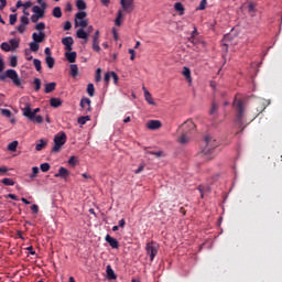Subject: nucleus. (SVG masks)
Wrapping results in <instances>:
<instances>
[{
    "instance_id": "39448f33",
    "label": "nucleus",
    "mask_w": 282,
    "mask_h": 282,
    "mask_svg": "<svg viewBox=\"0 0 282 282\" xmlns=\"http://www.w3.org/2000/svg\"><path fill=\"white\" fill-rule=\"evenodd\" d=\"M6 78H10L15 85V87H21V79L19 78V73L14 69H7L6 73L0 75V80H6Z\"/></svg>"
},
{
    "instance_id": "4c0bfd02",
    "label": "nucleus",
    "mask_w": 282,
    "mask_h": 282,
    "mask_svg": "<svg viewBox=\"0 0 282 282\" xmlns=\"http://www.w3.org/2000/svg\"><path fill=\"white\" fill-rule=\"evenodd\" d=\"M9 45L12 47L11 50H18L19 47V41L17 39H12L9 41Z\"/></svg>"
},
{
    "instance_id": "c756f323",
    "label": "nucleus",
    "mask_w": 282,
    "mask_h": 282,
    "mask_svg": "<svg viewBox=\"0 0 282 282\" xmlns=\"http://www.w3.org/2000/svg\"><path fill=\"white\" fill-rule=\"evenodd\" d=\"M87 94L90 96V98H94V95L96 94V88L94 87V84L87 85Z\"/></svg>"
},
{
    "instance_id": "5701e85b",
    "label": "nucleus",
    "mask_w": 282,
    "mask_h": 282,
    "mask_svg": "<svg viewBox=\"0 0 282 282\" xmlns=\"http://www.w3.org/2000/svg\"><path fill=\"white\" fill-rule=\"evenodd\" d=\"M45 63H46L48 69H54V64H55L56 62H55L54 57H52V56H46V57H45Z\"/></svg>"
},
{
    "instance_id": "6e6552de",
    "label": "nucleus",
    "mask_w": 282,
    "mask_h": 282,
    "mask_svg": "<svg viewBox=\"0 0 282 282\" xmlns=\"http://www.w3.org/2000/svg\"><path fill=\"white\" fill-rule=\"evenodd\" d=\"M47 8V3L43 2L41 7L34 6L32 8V12H34L35 15L40 17L43 19L45 17V9Z\"/></svg>"
},
{
    "instance_id": "603ef678",
    "label": "nucleus",
    "mask_w": 282,
    "mask_h": 282,
    "mask_svg": "<svg viewBox=\"0 0 282 282\" xmlns=\"http://www.w3.org/2000/svg\"><path fill=\"white\" fill-rule=\"evenodd\" d=\"M9 23L10 25H14V23H17V14H10Z\"/></svg>"
},
{
    "instance_id": "0eeeda50",
    "label": "nucleus",
    "mask_w": 282,
    "mask_h": 282,
    "mask_svg": "<svg viewBox=\"0 0 282 282\" xmlns=\"http://www.w3.org/2000/svg\"><path fill=\"white\" fill-rule=\"evenodd\" d=\"M40 111L41 108H35L34 110H32L30 104H25V107L22 108V112L25 118H34V116H36V113H39Z\"/></svg>"
},
{
    "instance_id": "37998d69",
    "label": "nucleus",
    "mask_w": 282,
    "mask_h": 282,
    "mask_svg": "<svg viewBox=\"0 0 282 282\" xmlns=\"http://www.w3.org/2000/svg\"><path fill=\"white\" fill-rule=\"evenodd\" d=\"M1 50H3V52H10V50H12V47L10 46V44L8 42H3L0 45Z\"/></svg>"
},
{
    "instance_id": "9d476101",
    "label": "nucleus",
    "mask_w": 282,
    "mask_h": 282,
    "mask_svg": "<svg viewBox=\"0 0 282 282\" xmlns=\"http://www.w3.org/2000/svg\"><path fill=\"white\" fill-rule=\"evenodd\" d=\"M256 109H257V111H256L253 118L251 119V122L259 116V113H263V111H265V102L263 100L259 99L257 101Z\"/></svg>"
},
{
    "instance_id": "f704fd0d",
    "label": "nucleus",
    "mask_w": 282,
    "mask_h": 282,
    "mask_svg": "<svg viewBox=\"0 0 282 282\" xmlns=\"http://www.w3.org/2000/svg\"><path fill=\"white\" fill-rule=\"evenodd\" d=\"M219 109V105H217V102H213L212 104V108H210V110H209V113H210V116H215V113H217V110Z\"/></svg>"
},
{
    "instance_id": "a878e982",
    "label": "nucleus",
    "mask_w": 282,
    "mask_h": 282,
    "mask_svg": "<svg viewBox=\"0 0 282 282\" xmlns=\"http://www.w3.org/2000/svg\"><path fill=\"white\" fill-rule=\"evenodd\" d=\"M19 147V141H12L8 144V151H11V153H14L17 151V148Z\"/></svg>"
},
{
    "instance_id": "412c9836",
    "label": "nucleus",
    "mask_w": 282,
    "mask_h": 282,
    "mask_svg": "<svg viewBox=\"0 0 282 282\" xmlns=\"http://www.w3.org/2000/svg\"><path fill=\"white\" fill-rule=\"evenodd\" d=\"M65 56L68 63H76V52L65 53Z\"/></svg>"
},
{
    "instance_id": "09e8293b",
    "label": "nucleus",
    "mask_w": 282,
    "mask_h": 282,
    "mask_svg": "<svg viewBox=\"0 0 282 282\" xmlns=\"http://www.w3.org/2000/svg\"><path fill=\"white\" fill-rule=\"evenodd\" d=\"M33 84L35 85L34 90L39 91L41 89V79L40 78H34Z\"/></svg>"
},
{
    "instance_id": "4d7b16f0",
    "label": "nucleus",
    "mask_w": 282,
    "mask_h": 282,
    "mask_svg": "<svg viewBox=\"0 0 282 282\" xmlns=\"http://www.w3.org/2000/svg\"><path fill=\"white\" fill-rule=\"evenodd\" d=\"M111 77L113 79L115 85H118V80H119L118 74H116V72H111Z\"/></svg>"
},
{
    "instance_id": "69168bd1",
    "label": "nucleus",
    "mask_w": 282,
    "mask_h": 282,
    "mask_svg": "<svg viewBox=\"0 0 282 282\" xmlns=\"http://www.w3.org/2000/svg\"><path fill=\"white\" fill-rule=\"evenodd\" d=\"M31 210H32V213H34L35 215H37V213H39V205H32V206H31Z\"/></svg>"
},
{
    "instance_id": "2f4dec72",
    "label": "nucleus",
    "mask_w": 282,
    "mask_h": 282,
    "mask_svg": "<svg viewBox=\"0 0 282 282\" xmlns=\"http://www.w3.org/2000/svg\"><path fill=\"white\" fill-rule=\"evenodd\" d=\"M87 17V12L85 11H79L76 13L75 15V21H84L83 19H85Z\"/></svg>"
},
{
    "instance_id": "864d4df0",
    "label": "nucleus",
    "mask_w": 282,
    "mask_h": 282,
    "mask_svg": "<svg viewBox=\"0 0 282 282\" xmlns=\"http://www.w3.org/2000/svg\"><path fill=\"white\" fill-rule=\"evenodd\" d=\"M21 23L22 25H29L30 24V19L25 15L21 17Z\"/></svg>"
},
{
    "instance_id": "6e6d98bb",
    "label": "nucleus",
    "mask_w": 282,
    "mask_h": 282,
    "mask_svg": "<svg viewBox=\"0 0 282 282\" xmlns=\"http://www.w3.org/2000/svg\"><path fill=\"white\" fill-rule=\"evenodd\" d=\"M10 65H11V67H17V65H18L17 56H12L10 58Z\"/></svg>"
},
{
    "instance_id": "7ed1b4c3",
    "label": "nucleus",
    "mask_w": 282,
    "mask_h": 282,
    "mask_svg": "<svg viewBox=\"0 0 282 282\" xmlns=\"http://www.w3.org/2000/svg\"><path fill=\"white\" fill-rule=\"evenodd\" d=\"M195 122L193 120L185 121L178 129L181 131V137L178 138V142L181 144H188L191 142V133L195 131Z\"/></svg>"
},
{
    "instance_id": "3c124183",
    "label": "nucleus",
    "mask_w": 282,
    "mask_h": 282,
    "mask_svg": "<svg viewBox=\"0 0 282 282\" xmlns=\"http://www.w3.org/2000/svg\"><path fill=\"white\" fill-rule=\"evenodd\" d=\"M93 43H100V31L95 32Z\"/></svg>"
},
{
    "instance_id": "13d9d810",
    "label": "nucleus",
    "mask_w": 282,
    "mask_h": 282,
    "mask_svg": "<svg viewBox=\"0 0 282 282\" xmlns=\"http://www.w3.org/2000/svg\"><path fill=\"white\" fill-rule=\"evenodd\" d=\"M129 54H130V61H135V50L130 48Z\"/></svg>"
},
{
    "instance_id": "c9c22d12",
    "label": "nucleus",
    "mask_w": 282,
    "mask_h": 282,
    "mask_svg": "<svg viewBox=\"0 0 282 282\" xmlns=\"http://www.w3.org/2000/svg\"><path fill=\"white\" fill-rule=\"evenodd\" d=\"M33 65H34L36 72H41L43 69L41 66V59H39V58L33 59Z\"/></svg>"
},
{
    "instance_id": "6ab92c4d",
    "label": "nucleus",
    "mask_w": 282,
    "mask_h": 282,
    "mask_svg": "<svg viewBox=\"0 0 282 282\" xmlns=\"http://www.w3.org/2000/svg\"><path fill=\"white\" fill-rule=\"evenodd\" d=\"M51 107H54L55 109L61 107L63 105V101L59 98H51L50 99Z\"/></svg>"
},
{
    "instance_id": "c85d7f7f",
    "label": "nucleus",
    "mask_w": 282,
    "mask_h": 282,
    "mask_svg": "<svg viewBox=\"0 0 282 282\" xmlns=\"http://www.w3.org/2000/svg\"><path fill=\"white\" fill-rule=\"evenodd\" d=\"M53 17H55V19H61V17H63V11L61 10V7H55L53 9Z\"/></svg>"
},
{
    "instance_id": "774afa93",
    "label": "nucleus",
    "mask_w": 282,
    "mask_h": 282,
    "mask_svg": "<svg viewBox=\"0 0 282 282\" xmlns=\"http://www.w3.org/2000/svg\"><path fill=\"white\" fill-rule=\"evenodd\" d=\"M144 171V165H140L138 170L134 171L135 175L142 173Z\"/></svg>"
},
{
    "instance_id": "f03ea898",
    "label": "nucleus",
    "mask_w": 282,
    "mask_h": 282,
    "mask_svg": "<svg viewBox=\"0 0 282 282\" xmlns=\"http://www.w3.org/2000/svg\"><path fill=\"white\" fill-rule=\"evenodd\" d=\"M247 107L248 102H246V99H234L232 108L235 111V124H238V127H243V124H246Z\"/></svg>"
},
{
    "instance_id": "052dcab7",
    "label": "nucleus",
    "mask_w": 282,
    "mask_h": 282,
    "mask_svg": "<svg viewBox=\"0 0 282 282\" xmlns=\"http://www.w3.org/2000/svg\"><path fill=\"white\" fill-rule=\"evenodd\" d=\"M39 19H41V17L36 15V13H34L33 15H31V21H32V23H39Z\"/></svg>"
},
{
    "instance_id": "bb28decb",
    "label": "nucleus",
    "mask_w": 282,
    "mask_h": 282,
    "mask_svg": "<svg viewBox=\"0 0 282 282\" xmlns=\"http://www.w3.org/2000/svg\"><path fill=\"white\" fill-rule=\"evenodd\" d=\"M47 147V141L41 139L40 142L35 145L36 151H43Z\"/></svg>"
},
{
    "instance_id": "a19ab883",
    "label": "nucleus",
    "mask_w": 282,
    "mask_h": 282,
    "mask_svg": "<svg viewBox=\"0 0 282 282\" xmlns=\"http://www.w3.org/2000/svg\"><path fill=\"white\" fill-rule=\"evenodd\" d=\"M39 173H40L39 166H33L32 174H30V178L34 180V177H36V175H39Z\"/></svg>"
},
{
    "instance_id": "ea45409f",
    "label": "nucleus",
    "mask_w": 282,
    "mask_h": 282,
    "mask_svg": "<svg viewBox=\"0 0 282 282\" xmlns=\"http://www.w3.org/2000/svg\"><path fill=\"white\" fill-rule=\"evenodd\" d=\"M88 120H89V116H84V117H79L77 119V122L78 124H87Z\"/></svg>"
},
{
    "instance_id": "2eb2a0df",
    "label": "nucleus",
    "mask_w": 282,
    "mask_h": 282,
    "mask_svg": "<svg viewBox=\"0 0 282 282\" xmlns=\"http://www.w3.org/2000/svg\"><path fill=\"white\" fill-rule=\"evenodd\" d=\"M32 39L35 43H43L45 41V32L33 33Z\"/></svg>"
},
{
    "instance_id": "7c9ffc66",
    "label": "nucleus",
    "mask_w": 282,
    "mask_h": 282,
    "mask_svg": "<svg viewBox=\"0 0 282 282\" xmlns=\"http://www.w3.org/2000/svg\"><path fill=\"white\" fill-rule=\"evenodd\" d=\"M70 76H73V78H76V76H78V65H70Z\"/></svg>"
},
{
    "instance_id": "338daca9",
    "label": "nucleus",
    "mask_w": 282,
    "mask_h": 282,
    "mask_svg": "<svg viewBox=\"0 0 282 282\" xmlns=\"http://www.w3.org/2000/svg\"><path fill=\"white\" fill-rule=\"evenodd\" d=\"M18 32H20V34H23V32H25V25L24 24H20L18 26Z\"/></svg>"
},
{
    "instance_id": "b1692460",
    "label": "nucleus",
    "mask_w": 282,
    "mask_h": 282,
    "mask_svg": "<svg viewBox=\"0 0 282 282\" xmlns=\"http://www.w3.org/2000/svg\"><path fill=\"white\" fill-rule=\"evenodd\" d=\"M76 36H77V39H84V41L87 42L88 35H87V32H85V30H83V29L77 30Z\"/></svg>"
},
{
    "instance_id": "bf43d9fd",
    "label": "nucleus",
    "mask_w": 282,
    "mask_h": 282,
    "mask_svg": "<svg viewBox=\"0 0 282 282\" xmlns=\"http://www.w3.org/2000/svg\"><path fill=\"white\" fill-rule=\"evenodd\" d=\"M68 164L70 166H76V156H70L69 160H68Z\"/></svg>"
},
{
    "instance_id": "72a5a7b5",
    "label": "nucleus",
    "mask_w": 282,
    "mask_h": 282,
    "mask_svg": "<svg viewBox=\"0 0 282 282\" xmlns=\"http://www.w3.org/2000/svg\"><path fill=\"white\" fill-rule=\"evenodd\" d=\"M120 19H122V11L121 10L118 11V15L115 20V25H118V28H120L122 25V22L120 21Z\"/></svg>"
},
{
    "instance_id": "8fccbe9b",
    "label": "nucleus",
    "mask_w": 282,
    "mask_h": 282,
    "mask_svg": "<svg viewBox=\"0 0 282 282\" xmlns=\"http://www.w3.org/2000/svg\"><path fill=\"white\" fill-rule=\"evenodd\" d=\"M35 30H37V32H43V30H45V23L44 22H40L35 25Z\"/></svg>"
},
{
    "instance_id": "79ce46f5",
    "label": "nucleus",
    "mask_w": 282,
    "mask_h": 282,
    "mask_svg": "<svg viewBox=\"0 0 282 282\" xmlns=\"http://www.w3.org/2000/svg\"><path fill=\"white\" fill-rule=\"evenodd\" d=\"M1 116H4V118H11L12 117V111L8 109H0Z\"/></svg>"
},
{
    "instance_id": "f3484780",
    "label": "nucleus",
    "mask_w": 282,
    "mask_h": 282,
    "mask_svg": "<svg viewBox=\"0 0 282 282\" xmlns=\"http://www.w3.org/2000/svg\"><path fill=\"white\" fill-rule=\"evenodd\" d=\"M144 90V99L148 101V105H155V101L153 100V96L147 88L143 87Z\"/></svg>"
},
{
    "instance_id": "dca6fc26",
    "label": "nucleus",
    "mask_w": 282,
    "mask_h": 282,
    "mask_svg": "<svg viewBox=\"0 0 282 282\" xmlns=\"http://www.w3.org/2000/svg\"><path fill=\"white\" fill-rule=\"evenodd\" d=\"M106 241L107 243H109V246L113 249H118L120 248V245L118 243V241L116 240V238L110 237L109 235L106 236Z\"/></svg>"
},
{
    "instance_id": "423d86ee",
    "label": "nucleus",
    "mask_w": 282,
    "mask_h": 282,
    "mask_svg": "<svg viewBox=\"0 0 282 282\" xmlns=\"http://www.w3.org/2000/svg\"><path fill=\"white\" fill-rule=\"evenodd\" d=\"M147 254L150 256V260L153 261L155 257H158V243L155 242H148L145 246Z\"/></svg>"
},
{
    "instance_id": "0e129e2a",
    "label": "nucleus",
    "mask_w": 282,
    "mask_h": 282,
    "mask_svg": "<svg viewBox=\"0 0 282 282\" xmlns=\"http://www.w3.org/2000/svg\"><path fill=\"white\" fill-rule=\"evenodd\" d=\"M64 30H72V22L69 21H66L65 24H64Z\"/></svg>"
},
{
    "instance_id": "f257e3e1",
    "label": "nucleus",
    "mask_w": 282,
    "mask_h": 282,
    "mask_svg": "<svg viewBox=\"0 0 282 282\" xmlns=\"http://www.w3.org/2000/svg\"><path fill=\"white\" fill-rule=\"evenodd\" d=\"M205 147L204 149L197 154V158H203L205 162L215 159V149L219 147V141L214 137L207 135L205 137Z\"/></svg>"
},
{
    "instance_id": "e433bc0d",
    "label": "nucleus",
    "mask_w": 282,
    "mask_h": 282,
    "mask_svg": "<svg viewBox=\"0 0 282 282\" xmlns=\"http://www.w3.org/2000/svg\"><path fill=\"white\" fill-rule=\"evenodd\" d=\"M1 183L4 185V186H14V180L12 178H3L1 181Z\"/></svg>"
},
{
    "instance_id": "49530a36",
    "label": "nucleus",
    "mask_w": 282,
    "mask_h": 282,
    "mask_svg": "<svg viewBox=\"0 0 282 282\" xmlns=\"http://www.w3.org/2000/svg\"><path fill=\"white\" fill-rule=\"evenodd\" d=\"M75 24H76V25H79L80 28H87L88 21H87V20H80V21L78 22V20H75Z\"/></svg>"
},
{
    "instance_id": "20e7f679",
    "label": "nucleus",
    "mask_w": 282,
    "mask_h": 282,
    "mask_svg": "<svg viewBox=\"0 0 282 282\" xmlns=\"http://www.w3.org/2000/svg\"><path fill=\"white\" fill-rule=\"evenodd\" d=\"M54 147L52 148V153H59L61 149H63L65 142H67V134L63 131L58 132L54 137Z\"/></svg>"
},
{
    "instance_id": "a18cd8bd",
    "label": "nucleus",
    "mask_w": 282,
    "mask_h": 282,
    "mask_svg": "<svg viewBox=\"0 0 282 282\" xmlns=\"http://www.w3.org/2000/svg\"><path fill=\"white\" fill-rule=\"evenodd\" d=\"M206 6H208V1L202 0L199 6L196 8V10H206Z\"/></svg>"
},
{
    "instance_id": "de8ad7c7",
    "label": "nucleus",
    "mask_w": 282,
    "mask_h": 282,
    "mask_svg": "<svg viewBox=\"0 0 282 282\" xmlns=\"http://www.w3.org/2000/svg\"><path fill=\"white\" fill-rule=\"evenodd\" d=\"M30 50L31 52H36L39 50V42H31L30 43Z\"/></svg>"
},
{
    "instance_id": "680f3d73",
    "label": "nucleus",
    "mask_w": 282,
    "mask_h": 282,
    "mask_svg": "<svg viewBox=\"0 0 282 282\" xmlns=\"http://www.w3.org/2000/svg\"><path fill=\"white\" fill-rule=\"evenodd\" d=\"M104 80L105 83H109V80H111V72L105 74Z\"/></svg>"
},
{
    "instance_id": "4be33fe9",
    "label": "nucleus",
    "mask_w": 282,
    "mask_h": 282,
    "mask_svg": "<svg viewBox=\"0 0 282 282\" xmlns=\"http://www.w3.org/2000/svg\"><path fill=\"white\" fill-rule=\"evenodd\" d=\"M174 10H175L176 12H180V13H178L180 17H183V14H184V4H182V2H176V3L174 4Z\"/></svg>"
},
{
    "instance_id": "5fc2aeb1",
    "label": "nucleus",
    "mask_w": 282,
    "mask_h": 282,
    "mask_svg": "<svg viewBox=\"0 0 282 282\" xmlns=\"http://www.w3.org/2000/svg\"><path fill=\"white\" fill-rule=\"evenodd\" d=\"M93 50L95 52H100V42H93Z\"/></svg>"
},
{
    "instance_id": "4468645a",
    "label": "nucleus",
    "mask_w": 282,
    "mask_h": 282,
    "mask_svg": "<svg viewBox=\"0 0 282 282\" xmlns=\"http://www.w3.org/2000/svg\"><path fill=\"white\" fill-rule=\"evenodd\" d=\"M54 177H61L62 180H67L69 177V170L64 166H61L58 173L54 175Z\"/></svg>"
},
{
    "instance_id": "e2e57ef3",
    "label": "nucleus",
    "mask_w": 282,
    "mask_h": 282,
    "mask_svg": "<svg viewBox=\"0 0 282 282\" xmlns=\"http://www.w3.org/2000/svg\"><path fill=\"white\" fill-rule=\"evenodd\" d=\"M150 155H155L156 158H162V155H163V152L162 151H159V152H151V151H149L148 152Z\"/></svg>"
},
{
    "instance_id": "f8f14e48",
    "label": "nucleus",
    "mask_w": 282,
    "mask_h": 282,
    "mask_svg": "<svg viewBox=\"0 0 282 282\" xmlns=\"http://www.w3.org/2000/svg\"><path fill=\"white\" fill-rule=\"evenodd\" d=\"M62 43L65 46L66 52H72V50H73L72 45H74V37L66 36V37L62 39Z\"/></svg>"
},
{
    "instance_id": "1a4fd4ad",
    "label": "nucleus",
    "mask_w": 282,
    "mask_h": 282,
    "mask_svg": "<svg viewBox=\"0 0 282 282\" xmlns=\"http://www.w3.org/2000/svg\"><path fill=\"white\" fill-rule=\"evenodd\" d=\"M120 4L123 8V11L128 14H131V12L134 10L133 0H121Z\"/></svg>"
},
{
    "instance_id": "58836bf2",
    "label": "nucleus",
    "mask_w": 282,
    "mask_h": 282,
    "mask_svg": "<svg viewBox=\"0 0 282 282\" xmlns=\"http://www.w3.org/2000/svg\"><path fill=\"white\" fill-rule=\"evenodd\" d=\"M40 169H41L42 173H47V171H50V169H51V165H50V163H42L40 165Z\"/></svg>"
},
{
    "instance_id": "ddd939ff",
    "label": "nucleus",
    "mask_w": 282,
    "mask_h": 282,
    "mask_svg": "<svg viewBox=\"0 0 282 282\" xmlns=\"http://www.w3.org/2000/svg\"><path fill=\"white\" fill-rule=\"evenodd\" d=\"M147 127H148L151 131H155V130L162 128V121H160V120H150V121L147 122Z\"/></svg>"
},
{
    "instance_id": "aec40b11",
    "label": "nucleus",
    "mask_w": 282,
    "mask_h": 282,
    "mask_svg": "<svg viewBox=\"0 0 282 282\" xmlns=\"http://www.w3.org/2000/svg\"><path fill=\"white\" fill-rule=\"evenodd\" d=\"M106 273H107V278H108L109 280L117 279L116 272L113 271V269L111 268V265H107V268H106Z\"/></svg>"
},
{
    "instance_id": "9b49d317",
    "label": "nucleus",
    "mask_w": 282,
    "mask_h": 282,
    "mask_svg": "<svg viewBox=\"0 0 282 282\" xmlns=\"http://www.w3.org/2000/svg\"><path fill=\"white\" fill-rule=\"evenodd\" d=\"M80 107L86 111V113H89V111H91V99L87 97L82 98Z\"/></svg>"
},
{
    "instance_id": "c03bdc74",
    "label": "nucleus",
    "mask_w": 282,
    "mask_h": 282,
    "mask_svg": "<svg viewBox=\"0 0 282 282\" xmlns=\"http://www.w3.org/2000/svg\"><path fill=\"white\" fill-rule=\"evenodd\" d=\"M100 74H102V69L97 68L95 77L96 83H100V80L102 79V76Z\"/></svg>"
},
{
    "instance_id": "cd10ccee",
    "label": "nucleus",
    "mask_w": 282,
    "mask_h": 282,
    "mask_svg": "<svg viewBox=\"0 0 282 282\" xmlns=\"http://www.w3.org/2000/svg\"><path fill=\"white\" fill-rule=\"evenodd\" d=\"M183 76L191 83L193 79L191 78V68L184 67L182 72Z\"/></svg>"
},
{
    "instance_id": "393cba45",
    "label": "nucleus",
    "mask_w": 282,
    "mask_h": 282,
    "mask_svg": "<svg viewBox=\"0 0 282 282\" xmlns=\"http://www.w3.org/2000/svg\"><path fill=\"white\" fill-rule=\"evenodd\" d=\"M31 122H36L37 124H43V117L41 115H33V118H28Z\"/></svg>"
},
{
    "instance_id": "a211bd4d",
    "label": "nucleus",
    "mask_w": 282,
    "mask_h": 282,
    "mask_svg": "<svg viewBox=\"0 0 282 282\" xmlns=\"http://www.w3.org/2000/svg\"><path fill=\"white\" fill-rule=\"evenodd\" d=\"M56 89V83L52 82L45 85L44 91L45 94H52Z\"/></svg>"
},
{
    "instance_id": "473e14b6",
    "label": "nucleus",
    "mask_w": 282,
    "mask_h": 282,
    "mask_svg": "<svg viewBox=\"0 0 282 282\" xmlns=\"http://www.w3.org/2000/svg\"><path fill=\"white\" fill-rule=\"evenodd\" d=\"M76 7H77L79 10H87V3L84 2V0H77V1H76Z\"/></svg>"
}]
</instances>
